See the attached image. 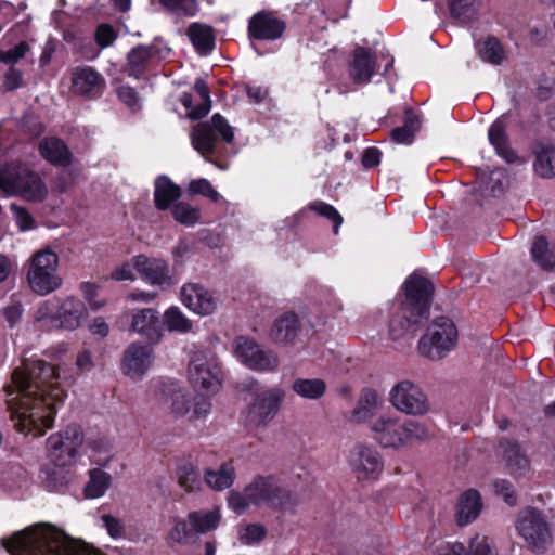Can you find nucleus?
Here are the masks:
<instances>
[{"label":"nucleus","instance_id":"obj_1","mask_svg":"<svg viewBox=\"0 0 555 555\" xmlns=\"http://www.w3.org/2000/svg\"><path fill=\"white\" fill-rule=\"evenodd\" d=\"M3 390L14 427L34 437L44 435L53 426L65 396L55 367L40 359H23Z\"/></svg>","mask_w":555,"mask_h":555},{"label":"nucleus","instance_id":"obj_2","mask_svg":"<svg viewBox=\"0 0 555 555\" xmlns=\"http://www.w3.org/2000/svg\"><path fill=\"white\" fill-rule=\"evenodd\" d=\"M11 555H93L50 524H38L3 541Z\"/></svg>","mask_w":555,"mask_h":555},{"label":"nucleus","instance_id":"obj_3","mask_svg":"<svg viewBox=\"0 0 555 555\" xmlns=\"http://www.w3.org/2000/svg\"><path fill=\"white\" fill-rule=\"evenodd\" d=\"M405 299L390 321L392 340H411L427 319L434 286L427 279L413 274L404 283Z\"/></svg>","mask_w":555,"mask_h":555},{"label":"nucleus","instance_id":"obj_4","mask_svg":"<svg viewBox=\"0 0 555 555\" xmlns=\"http://www.w3.org/2000/svg\"><path fill=\"white\" fill-rule=\"evenodd\" d=\"M227 501L229 508L237 515L246 513L251 506L287 511L297 504L292 491L272 475L255 476L242 491H231Z\"/></svg>","mask_w":555,"mask_h":555},{"label":"nucleus","instance_id":"obj_5","mask_svg":"<svg viewBox=\"0 0 555 555\" xmlns=\"http://www.w3.org/2000/svg\"><path fill=\"white\" fill-rule=\"evenodd\" d=\"M373 439L383 448L400 450L413 442H423L430 438V433L424 423L402 421L393 414H383L370 424Z\"/></svg>","mask_w":555,"mask_h":555},{"label":"nucleus","instance_id":"obj_6","mask_svg":"<svg viewBox=\"0 0 555 555\" xmlns=\"http://www.w3.org/2000/svg\"><path fill=\"white\" fill-rule=\"evenodd\" d=\"M86 317L87 308L78 297L53 296L37 307L34 323L41 331L55 328L75 331Z\"/></svg>","mask_w":555,"mask_h":555},{"label":"nucleus","instance_id":"obj_7","mask_svg":"<svg viewBox=\"0 0 555 555\" xmlns=\"http://www.w3.org/2000/svg\"><path fill=\"white\" fill-rule=\"evenodd\" d=\"M0 191L7 195H16L28 202H43L48 197V188L41 177L22 165L0 166Z\"/></svg>","mask_w":555,"mask_h":555},{"label":"nucleus","instance_id":"obj_8","mask_svg":"<svg viewBox=\"0 0 555 555\" xmlns=\"http://www.w3.org/2000/svg\"><path fill=\"white\" fill-rule=\"evenodd\" d=\"M59 266L60 257L51 248L34 253L27 268V284L31 292L46 296L57 291L63 284Z\"/></svg>","mask_w":555,"mask_h":555},{"label":"nucleus","instance_id":"obj_9","mask_svg":"<svg viewBox=\"0 0 555 555\" xmlns=\"http://www.w3.org/2000/svg\"><path fill=\"white\" fill-rule=\"evenodd\" d=\"M518 535L535 554H543L553 543L551 526L542 511L526 507L518 513L515 521Z\"/></svg>","mask_w":555,"mask_h":555},{"label":"nucleus","instance_id":"obj_10","mask_svg":"<svg viewBox=\"0 0 555 555\" xmlns=\"http://www.w3.org/2000/svg\"><path fill=\"white\" fill-rule=\"evenodd\" d=\"M457 337V328L452 320L447 317L437 318L420 338L417 351L422 357L439 360L455 347Z\"/></svg>","mask_w":555,"mask_h":555},{"label":"nucleus","instance_id":"obj_11","mask_svg":"<svg viewBox=\"0 0 555 555\" xmlns=\"http://www.w3.org/2000/svg\"><path fill=\"white\" fill-rule=\"evenodd\" d=\"M285 397V390L278 386L257 391L246 409L245 425L250 429L268 426L278 415Z\"/></svg>","mask_w":555,"mask_h":555},{"label":"nucleus","instance_id":"obj_12","mask_svg":"<svg viewBox=\"0 0 555 555\" xmlns=\"http://www.w3.org/2000/svg\"><path fill=\"white\" fill-rule=\"evenodd\" d=\"M189 380L196 389L217 393L221 389V369L217 356L209 350L193 352L189 362Z\"/></svg>","mask_w":555,"mask_h":555},{"label":"nucleus","instance_id":"obj_13","mask_svg":"<svg viewBox=\"0 0 555 555\" xmlns=\"http://www.w3.org/2000/svg\"><path fill=\"white\" fill-rule=\"evenodd\" d=\"M83 442L82 429L77 425L67 426L47 439L48 457L57 467L70 466L76 462Z\"/></svg>","mask_w":555,"mask_h":555},{"label":"nucleus","instance_id":"obj_14","mask_svg":"<svg viewBox=\"0 0 555 555\" xmlns=\"http://www.w3.org/2000/svg\"><path fill=\"white\" fill-rule=\"evenodd\" d=\"M393 60L385 54L377 55L371 49L357 47L348 65L350 79L357 85L371 82L374 75L386 74Z\"/></svg>","mask_w":555,"mask_h":555},{"label":"nucleus","instance_id":"obj_15","mask_svg":"<svg viewBox=\"0 0 555 555\" xmlns=\"http://www.w3.org/2000/svg\"><path fill=\"white\" fill-rule=\"evenodd\" d=\"M217 134L227 143L234 139L233 127L220 114H215L209 121L196 125L191 132V143L202 155L215 152Z\"/></svg>","mask_w":555,"mask_h":555},{"label":"nucleus","instance_id":"obj_16","mask_svg":"<svg viewBox=\"0 0 555 555\" xmlns=\"http://www.w3.org/2000/svg\"><path fill=\"white\" fill-rule=\"evenodd\" d=\"M389 402L399 412L423 416L430 410L427 395L411 380L398 382L389 391Z\"/></svg>","mask_w":555,"mask_h":555},{"label":"nucleus","instance_id":"obj_17","mask_svg":"<svg viewBox=\"0 0 555 555\" xmlns=\"http://www.w3.org/2000/svg\"><path fill=\"white\" fill-rule=\"evenodd\" d=\"M236 358L250 370L272 372L280 365L276 353L264 350L254 339L238 336L233 341Z\"/></svg>","mask_w":555,"mask_h":555},{"label":"nucleus","instance_id":"obj_18","mask_svg":"<svg viewBox=\"0 0 555 555\" xmlns=\"http://www.w3.org/2000/svg\"><path fill=\"white\" fill-rule=\"evenodd\" d=\"M168 405L176 417L189 421L205 418L211 408L207 398L201 395L193 396L185 388L170 389Z\"/></svg>","mask_w":555,"mask_h":555},{"label":"nucleus","instance_id":"obj_19","mask_svg":"<svg viewBox=\"0 0 555 555\" xmlns=\"http://www.w3.org/2000/svg\"><path fill=\"white\" fill-rule=\"evenodd\" d=\"M349 466L360 481H372L379 477L384 463L379 452L372 446L358 443L348 456Z\"/></svg>","mask_w":555,"mask_h":555},{"label":"nucleus","instance_id":"obj_20","mask_svg":"<svg viewBox=\"0 0 555 555\" xmlns=\"http://www.w3.org/2000/svg\"><path fill=\"white\" fill-rule=\"evenodd\" d=\"M154 352L152 347L139 343L130 344L122 356L124 374L133 379L141 378L152 366Z\"/></svg>","mask_w":555,"mask_h":555},{"label":"nucleus","instance_id":"obj_21","mask_svg":"<svg viewBox=\"0 0 555 555\" xmlns=\"http://www.w3.org/2000/svg\"><path fill=\"white\" fill-rule=\"evenodd\" d=\"M130 330L141 335L152 344H157L163 337V323L159 312L153 308L135 309L131 312Z\"/></svg>","mask_w":555,"mask_h":555},{"label":"nucleus","instance_id":"obj_22","mask_svg":"<svg viewBox=\"0 0 555 555\" xmlns=\"http://www.w3.org/2000/svg\"><path fill=\"white\" fill-rule=\"evenodd\" d=\"M180 298L182 304L199 315H209L215 312L218 306L217 298L197 283H188L181 287Z\"/></svg>","mask_w":555,"mask_h":555},{"label":"nucleus","instance_id":"obj_23","mask_svg":"<svg viewBox=\"0 0 555 555\" xmlns=\"http://www.w3.org/2000/svg\"><path fill=\"white\" fill-rule=\"evenodd\" d=\"M134 269L149 284L165 287L171 283L168 264L160 259H150L144 255L133 257Z\"/></svg>","mask_w":555,"mask_h":555},{"label":"nucleus","instance_id":"obj_24","mask_svg":"<svg viewBox=\"0 0 555 555\" xmlns=\"http://www.w3.org/2000/svg\"><path fill=\"white\" fill-rule=\"evenodd\" d=\"M285 23L270 12L255 14L248 25V34L257 40H275L285 30Z\"/></svg>","mask_w":555,"mask_h":555},{"label":"nucleus","instance_id":"obj_25","mask_svg":"<svg viewBox=\"0 0 555 555\" xmlns=\"http://www.w3.org/2000/svg\"><path fill=\"white\" fill-rule=\"evenodd\" d=\"M73 89L81 95H96L104 87V78L91 66L76 67L72 73Z\"/></svg>","mask_w":555,"mask_h":555},{"label":"nucleus","instance_id":"obj_26","mask_svg":"<svg viewBox=\"0 0 555 555\" xmlns=\"http://www.w3.org/2000/svg\"><path fill=\"white\" fill-rule=\"evenodd\" d=\"M506 129L507 122L505 121L504 116H501L490 126L488 130V139L496 154L506 163L513 164L519 158L516 152L511 147Z\"/></svg>","mask_w":555,"mask_h":555},{"label":"nucleus","instance_id":"obj_27","mask_svg":"<svg viewBox=\"0 0 555 555\" xmlns=\"http://www.w3.org/2000/svg\"><path fill=\"white\" fill-rule=\"evenodd\" d=\"M482 509L480 493L475 489L466 490L459 499L456 505V522L464 527L477 519Z\"/></svg>","mask_w":555,"mask_h":555},{"label":"nucleus","instance_id":"obj_28","mask_svg":"<svg viewBox=\"0 0 555 555\" xmlns=\"http://www.w3.org/2000/svg\"><path fill=\"white\" fill-rule=\"evenodd\" d=\"M39 153L43 159L53 166L67 167L72 163V152L60 139L50 137L39 142Z\"/></svg>","mask_w":555,"mask_h":555},{"label":"nucleus","instance_id":"obj_29","mask_svg":"<svg viewBox=\"0 0 555 555\" xmlns=\"http://www.w3.org/2000/svg\"><path fill=\"white\" fill-rule=\"evenodd\" d=\"M194 90L198 96L197 104L193 105V96L188 93L182 94L181 103L188 109V116L191 119H201L210 111L211 100L204 80L197 79L194 83Z\"/></svg>","mask_w":555,"mask_h":555},{"label":"nucleus","instance_id":"obj_30","mask_svg":"<svg viewBox=\"0 0 555 555\" xmlns=\"http://www.w3.org/2000/svg\"><path fill=\"white\" fill-rule=\"evenodd\" d=\"M203 478L205 483L215 491H223L231 488L236 479V469L233 461L222 463L217 469H205Z\"/></svg>","mask_w":555,"mask_h":555},{"label":"nucleus","instance_id":"obj_31","mask_svg":"<svg viewBox=\"0 0 555 555\" xmlns=\"http://www.w3.org/2000/svg\"><path fill=\"white\" fill-rule=\"evenodd\" d=\"M503 457L514 476H525L530 469V460L515 441L502 442Z\"/></svg>","mask_w":555,"mask_h":555},{"label":"nucleus","instance_id":"obj_32","mask_svg":"<svg viewBox=\"0 0 555 555\" xmlns=\"http://www.w3.org/2000/svg\"><path fill=\"white\" fill-rule=\"evenodd\" d=\"M188 521L192 530L198 534H206L216 530L221 521L220 507L209 511H194L188 514Z\"/></svg>","mask_w":555,"mask_h":555},{"label":"nucleus","instance_id":"obj_33","mask_svg":"<svg viewBox=\"0 0 555 555\" xmlns=\"http://www.w3.org/2000/svg\"><path fill=\"white\" fill-rule=\"evenodd\" d=\"M533 170L543 179L555 177V146L544 143L537 144Z\"/></svg>","mask_w":555,"mask_h":555},{"label":"nucleus","instance_id":"obj_34","mask_svg":"<svg viewBox=\"0 0 555 555\" xmlns=\"http://www.w3.org/2000/svg\"><path fill=\"white\" fill-rule=\"evenodd\" d=\"M297 332V315L295 313L288 312L275 320L270 331V337L274 343L287 344L296 337Z\"/></svg>","mask_w":555,"mask_h":555},{"label":"nucleus","instance_id":"obj_35","mask_svg":"<svg viewBox=\"0 0 555 555\" xmlns=\"http://www.w3.org/2000/svg\"><path fill=\"white\" fill-rule=\"evenodd\" d=\"M476 49L480 59L492 65H501L506 59L503 44L493 36L480 39L476 43Z\"/></svg>","mask_w":555,"mask_h":555},{"label":"nucleus","instance_id":"obj_36","mask_svg":"<svg viewBox=\"0 0 555 555\" xmlns=\"http://www.w3.org/2000/svg\"><path fill=\"white\" fill-rule=\"evenodd\" d=\"M382 401L374 390H365L361 395L352 413V420L358 423L370 421L377 412Z\"/></svg>","mask_w":555,"mask_h":555},{"label":"nucleus","instance_id":"obj_37","mask_svg":"<svg viewBox=\"0 0 555 555\" xmlns=\"http://www.w3.org/2000/svg\"><path fill=\"white\" fill-rule=\"evenodd\" d=\"M327 385L322 378H296L292 384V390L300 398L318 400L326 392Z\"/></svg>","mask_w":555,"mask_h":555},{"label":"nucleus","instance_id":"obj_38","mask_svg":"<svg viewBox=\"0 0 555 555\" xmlns=\"http://www.w3.org/2000/svg\"><path fill=\"white\" fill-rule=\"evenodd\" d=\"M181 195V190L173 184L167 177H159L155 181L154 201L158 209H167L172 202Z\"/></svg>","mask_w":555,"mask_h":555},{"label":"nucleus","instance_id":"obj_39","mask_svg":"<svg viewBox=\"0 0 555 555\" xmlns=\"http://www.w3.org/2000/svg\"><path fill=\"white\" fill-rule=\"evenodd\" d=\"M451 16L462 24L478 17L481 0H448Z\"/></svg>","mask_w":555,"mask_h":555},{"label":"nucleus","instance_id":"obj_40","mask_svg":"<svg viewBox=\"0 0 555 555\" xmlns=\"http://www.w3.org/2000/svg\"><path fill=\"white\" fill-rule=\"evenodd\" d=\"M188 36L201 54H208L212 51L215 47L214 35L209 26L193 23L189 26Z\"/></svg>","mask_w":555,"mask_h":555},{"label":"nucleus","instance_id":"obj_41","mask_svg":"<svg viewBox=\"0 0 555 555\" xmlns=\"http://www.w3.org/2000/svg\"><path fill=\"white\" fill-rule=\"evenodd\" d=\"M530 251L533 261L542 269L555 268V245H550L543 236L534 240Z\"/></svg>","mask_w":555,"mask_h":555},{"label":"nucleus","instance_id":"obj_42","mask_svg":"<svg viewBox=\"0 0 555 555\" xmlns=\"http://www.w3.org/2000/svg\"><path fill=\"white\" fill-rule=\"evenodd\" d=\"M111 475L102 469L94 468L89 473V481L85 487V494L88 499H98L104 495L111 486Z\"/></svg>","mask_w":555,"mask_h":555},{"label":"nucleus","instance_id":"obj_43","mask_svg":"<svg viewBox=\"0 0 555 555\" xmlns=\"http://www.w3.org/2000/svg\"><path fill=\"white\" fill-rule=\"evenodd\" d=\"M421 121L418 116L412 112L406 111L404 116V125L391 131V138L399 144H410L413 141L414 134L420 130Z\"/></svg>","mask_w":555,"mask_h":555},{"label":"nucleus","instance_id":"obj_44","mask_svg":"<svg viewBox=\"0 0 555 555\" xmlns=\"http://www.w3.org/2000/svg\"><path fill=\"white\" fill-rule=\"evenodd\" d=\"M177 479L178 485L186 492H194L201 489V474L191 463H184L177 468Z\"/></svg>","mask_w":555,"mask_h":555},{"label":"nucleus","instance_id":"obj_45","mask_svg":"<svg viewBox=\"0 0 555 555\" xmlns=\"http://www.w3.org/2000/svg\"><path fill=\"white\" fill-rule=\"evenodd\" d=\"M151 49L144 46L133 48L128 54V70L131 76L140 77L151 60Z\"/></svg>","mask_w":555,"mask_h":555},{"label":"nucleus","instance_id":"obj_46","mask_svg":"<svg viewBox=\"0 0 555 555\" xmlns=\"http://www.w3.org/2000/svg\"><path fill=\"white\" fill-rule=\"evenodd\" d=\"M162 323L169 332L188 333L192 330V322L177 307L165 311Z\"/></svg>","mask_w":555,"mask_h":555},{"label":"nucleus","instance_id":"obj_47","mask_svg":"<svg viewBox=\"0 0 555 555\" xmlns=\"http://www.w3.org/2000/svg\"><path fill=\"white\" fill-rule=\"evenodd\" d=\"M171 212L176 221L186 227L196 224L201 219V210L184 202L176 204Z\"/></svg>","mask_w":555,"mask_h":555},{"label":"nucleus","instance_id":"obj_48","mask_svg":"<svg viewBox=\"0 0 555 555\" xmlns=\"http://www.w3.org/2000/svg\"><path fill=\"white\" fill-rule=\"evenodd\" d=\"M169 12L177 15L194 16L198 11L196 0H158Z\"/></svg>","mask_w":555,"mask_h":555},{"label":"nucleus","instance_id":"obj_49","mask_svg":"<svg viewBox=\"0 0 555 555\" xmlns=\"http://www.w3.org/2000/svg\"><path fill=\"white\" fill-rule=\"evenodd\" d=\"M307 208L317 212L319 216H322V217L331 220L334 224V233L335 234L338 233V229L341 225L344 220H343V217L340 216V214L337 211V209L334 206L326 204L324 202H321V201H315V202L310 203Z\"/></svg>","mask_w":555,"mask_h":555},{"label":"nucleus","instance_id":"obj_50","mask_svg":"<svg viewBox=\"0 0 555 555\" xmlns=\"http://www.w3.org/2000/svg\"><path fill=\"white\" fill-rule=\"evenodd\" d=\"M469 555L500 554L492 539L483 534H476L469 539Z\"/></svg>","mask_w":555,"mask_h":555},{"label":"nucleus","instance_id":"obj_51","mask_svg":"<svg viewBox=\"0 0 555 555\" xmlns=\"http://www.w3.org/2000/svg\"><path fill=\"white\" fill-rule=\"evenodd\" d=\"M267 529L260 524H248L238 530V540L245 545H253L262 541Z\"/></svg>","mask_w":555,"mask_h":555},{"label":"nucleus","instance_id":"obj_52","mask_svg":"<svg viewBox=\"0 0 555 555\" xmlns=\"http://www.w3.org/2000/svg\"><path fill=\"white\" fill-rule=\"evenodd\" d=\"M192 528L184 520H178L168 532L169 543L186 544L192 539Z\"/></svg>","mask_w":555,"mask_h":555},{"label":"nucleus","instance_id":"obj_53","mask_svg":"<svg viewBox=\"0 0 555 555\" xmlns=\"http://www.w3.org/2000/svg\"><path fill=\"white\" fill-rule=\"evenodd\" d=\"M79 289L92 310H99L106 305L104 299H98L99 286L96 284L82 282Z\"/></svg>","mask_w":555,"mask_h":555},{"label":"nucleus","instance_id":"obj_54","mask_svg":"<svg viewBox=\"0 0 555 555\" xmlns=\"http://www.w3.org/2000/svg\"><path fill=\"white\" fill-rule=\"evenodd\" d=\"M189 191L193 194H199L208 197L212 202L220 199V194L212 188L211 183L206 179H196L191 181Z\"/></svg>","mask_w":555,"mask_h":555},{"label":"nucleus","instance_id":"obj_55","mask_svg":"<svg viewBox=\"0 0 555 555\" xmlns=\"http://www.w3.org/2000/svg\"><path fill=\"white\" fill-rule=\"evenodd\" d=\"M493 490L495 494L502 496L504 502L509 505L514 506L517 503V496L515 494V490L513 485L505 479H496L492 482Z\"/></svg>","mask_w":555,"mask_h":555},{"label":"nucleus","instance_id":"obj_56","mask_svg":"<svg viewBox=\"0 0 555 555\" xmlns=\"http://www.w3.org/2000/svg\"><path fill=\"white\" fill-rule=\"evenodd\" d=\"M10 208L21 231H28L36 227L34 218L24 207L11 204Z\"/></svg>","mask_w":555,"mask_h":555},{"label":"nucleus","instance_id":"obj_57","mask_svg":"<svg viewBox=\"0 0 555 555\" xmlns=\"http://www.w3.org/2000/svg\"><path fill=\"white\" fill-rule=\"evenodd\" d=\"M28 50L29 46L26 42H20L8 51H0V61L5 64H15L26 55Z\"/></svg>","mask_w":555,"mask_h":555},{"label":"nucleus","instance_id":"obj_58","mask_svg":"<svg viewBox=\"0 0 555 555\" xmlns=\"http://www.w3.org/2000/svg\"><path fill=\"white\" fill-rule=\"evenodd\" d=\"M117 38L115 29L108 24H101L98 26L95 33L96 43L101 48H107L114 43Z\"/></svg>","mask_w":555,"mask_h":555},{"label":"nucleus","instance_id":"obj_59","mask_svg":"<svg viewBox=\"0 0 555 555\" xmlns=\"http://www.w3.org/2000/svg\"><path fill=\"white\" fill-rule=\"evenodd\" d=\"M11 298L12 300L10 301V304L3 309V314L9 324L13 326L22 318L23 306L20 300L14 299L16 298L15 296H12Z\"/></svg>","mask_w":555,"mask_h":555},{"label":"nucleus","instance_id":"obj_60","mask_svg":"<svg viewBox=\"0 0 555 555\" xmlns=\"http://www.w3.org/2000/svg\"><path fill=\"white\" fill-rule=\"evenodd\" d=\"M437 555H469V544L467 547L459 542H443L437 546Z\"/></svg>","mask_w":555,"mask_h":555},{"label":"nucleus","instance_id":"obj_61","mask_svg":"<svg viewBox=\"0 0 555 555\" xmlns=\"http://www.w3.org/2000/svg\"><path fill=\"white\" fill-rule=\"evenodd\" d=\"M133 259L131 262H125L121 266L114 269L111 273V279L114 281H134L135 275L133 272Z\"/></svg>","mask_w":555,"mask_h":555},{"label":"nucleus","instance_id":"obj_62","mask_svg":"<svg viewBox=\"0 0 555 555\" xmlns=\"http://www.w3.org/2000/svg\"><path fill=\"white\" fill-rule=\"evenodd\" d=\"M101 519L103 521V526L112 538H119L122 535L124 526L119 519L111 515H103Z\"/></svg>","mask_w":555,"mask_h":555},{"label":"nucleus","instance_id":"obj_63","mask_svg":"<svg viewBox=\"0 0 555 555\" xmlns=\"http://www.w3.org/2000/svg\"><path fill=\"white\" fill-rule=\"evenodd\" d=\"M22 73L13 67H11L4 77V83L7 89L14 90L21 87L22 85Z\"/></svg>","mask_w":555,"mask_h":555},{"label":"nucleus","instance_id":"obj_64","mask_svg":"<svg viewBox=\"0 0 555 555\" xmlns=\"http://www.w3.org/2000/svg\"><path fill=\"white\" fill-rule=\"evenodd\" d=\"M89 330L93 335H98L101 338L106 337L109 333L108 324L105 322L103 318L100 317L91 321Z\"/></svg>","mask_w":555,"mask_h":555}]
</instances>
